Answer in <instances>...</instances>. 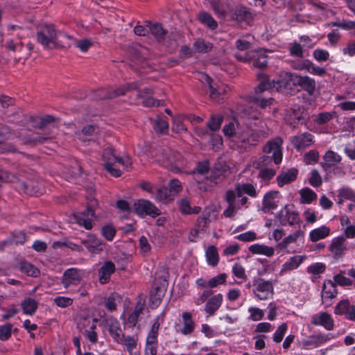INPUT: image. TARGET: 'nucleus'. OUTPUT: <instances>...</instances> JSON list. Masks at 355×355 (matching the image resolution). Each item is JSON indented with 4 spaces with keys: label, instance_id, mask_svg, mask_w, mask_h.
I'll return each instance as SVG.
<instances>
[{
    "label": "nucleus",
    "instance_id": "obj_1",
    "mask_svg": "<svg viewBox=\"0 0 355 355\" xmlns=\"http://www.w3.org/2000/svg\"><path fill=\"white\" fill-rule=\"evenodd\" d=\"M282 143L283 140L281 137H276L268 141L263 147L262 150L266 155L259 157V164L261 166H266L272 162L275 164H280L282 160Z\"/></svg>",
    "mask_w": 355,
    "mask_h": 355
},
{
    "label": "nucleus",
    "instance_id": "obj_2",
    "mask_svg": "<svg viewBox=\"0 0 355 355\" xmlns=\"http://www.w3.org/2000/svg\"><path fill=\"white\" fill-rule=\"evenodd\" d=\"M228 17L239 26H251L254 15L252 9L242 4L236 5L228 9Z\"/></svg>",
    "mask_w": 355,
    "mask_h": 355
},
{
    "label": "nucleus",
    "instance_id": "obj_3",
    "mask_svg": "<svg viewBox=\"0 0 355 355\" xmlns=\"http://www.w3.org/2000/svg\"><path fill=\"white\" fill-rule=\"evenodd\" d=\"M98 207V202L96 198H92L87 202L86 209L74 214V218L78 224L89 230L93 227L92 218L95 217V211Z\"/></svg>",
    "mask_w": 355,
    "mask_h": 355
},
{
    "label": "nucleus",
    "instance_id": "obj_4",
    "mask_svg": "<svg viewBox=\"0 0 355 355\" xmlns=\"http://www.w3.org/2000/svg\"><path fill=\"white\" fill-rule=\"evenodd\" d=\"M132 212L139 217L147 216L156 218L161 215L162 211L154 203L146 199H139L132 205Z\"/></svg>",
    "mask_w": 355,
    "mask_h": 355
},
{
    "label": "nucleus",
    "instance_id": "obj_5",
    "mask_svg": "<svg viewBox=\"0 0 355 355\" xmlns=\"http://www.w3.org/2000/svg\"><path fill=\"white\" fill-rule=\"evenodd\" d=\"M56 40L57 34L53 24H46L37 32V40L44 48H58Z\"/></svg>",
    "mask_w": 355,
    "mask_h": 355
},
{
    "label": "nucleus",
    "instance_id": "obj_6",
    "mask_svg": "<svg viewBox=\"0 0 355 355\" xmlns=\"http://www.w3.org/2000/svg\"><path fill=\"white\" fill-rule=\"evenodd\" d=\"M253 294L259 300H266L269 298V295L272 296L274 294V284L272 281L265 280L259 277H256L252 281Z\"/></svg>",
    "mask_w": 355,
    "mask_h": 355
},
{
    "label": "nucleus",
    "instance_id": "obj_7",
    "mask_svg": "<svg viewBox=\"0 0 355 355\" xmlns=\"http://www.w3.org/2000/svg\"><path fill=\"white\" fill-rule=\"evenodd\" d=\"M169 272L166 266H159L155 273L150 292L166 293L168 286Z\"/></svg>",
    "mask_w": 355,
    "mask_h": 355
},
{
    "label": "nucleus",
    "instance_id": "obj_8",
    "mask_svg": "<svg viewBox=\"0 0 355 355\" xmlns=\"http://www.w3.org/2000/svg\"><path fill=\"white\" fill-rule=\"evenodd\" d=\"M295 78L297 74L291 72H282L277 80H275V86L278 89L288 93H295L299 91L297 89V83H295Z\"/></svg>",
    "mask_w": 355,
    "mask_h": 355
},
{
    "label": "nucleus",
    "instance_id": "obj_9",
    "mask_svg": "<svg viewBox=\"0 0 355 355\" xmlns=\"http://www.w3.org/2000/svg\"><path fill=\"white\" fill-rule=\"evenodd\" d=\"M81 244L92 254L101 253L106 245V243L94 234H88L87 239L81 240Z\"/></svg>",
    "mask_w": 355,
    "mask_h": 355
},
{
    "label": "nucleus",
    "instance_id": "obj_10",
    "mask_svg": "<svg viewBox=\"0 0 355 355\" xmlns=\"http://www.w3.org/2000/svg\"><path fill=\"white\" fill-rule=\"evenodd\" d=\"M60 118L53 115L46 114L43 116H33L30 117V121L34 124V127L44 130L49 127H55V123L60 121Z\"/></svg>",
    "mask_w": 355,
    "mask_h": 355
},
{
    "label": "nucleus",
    "instance_id": "obj_11",
    "mask_svg": "<svg viewBox=\"0 0 355 355\" xmlns=\"http://www.w3.org/2000/svg\"><path fill=\"white\" fill-rule=\"evenodd\" d=\"M105 322L108 326V331L116 343H122V338H124V334L121 328L119 320L114 316L105 319Z\"/></svg>",
    "mask_w": 355,
    "mask_h": 355
},
{
    "label": "nucleus",
    "instance_id": "obj_12",
    "mask_svg": "<svg viewBox=\"0 0 355 355\" xmlns=\"http://www.w3.org/2000/svg\"><path fill=\"white\" fill-rule=\"evenodd\" d=\"M82 280V277L79 274L77 268H71L66 270L62 277V284L64 288H69L70 286H77Z\"/></svg>",
    "mask_w": 355,
    "mask_h": 355
},
{
    "label": "nucleus",
    "instance_id": "obj_13",
    "mask_svg": "<svg viewBox=\"0 0 355 355\" xmlns=\"http://www.w3.org/2000/svg\"><path fill=\"white\" fill-rule=\"evenodd\" d=\"M259 136L257 134H241L234 142L241 150L247 151L251 146H255L259 141Z\"/></svg>",
    "mask_w": 355,
    "mask_h": 355
},
{
    "label": "nucleus",
    "instance_id": "obj_14",
    "mask_svg": "<svg viewBox=\"0 0 355 355\" xmlns=\"http://www.w3.org/2000/svg\"><path fill=\"white\" fill-rule=\"evenodd\" d=\"M337 293L338 291L336 284L330 279H325L322 290L323 303H325L327 306L331 305V300L336 297Z\"/></svg>",
    "mask_w": 355,
    "mask_h": 355
},
{
    "label": "nucleus",
    "instance_id": "obj_15",
    "mask_svg": "<svg viewBox=\"0 0 355 355\" xmlns=\"http://www.w3.org/2000/svg\"><path fill=\"white\" fill-rule=\"evenodd\" d=\"M257 78L259 83L254 87V94H263L264 92L272 89L275 87V80H270L269 76L265 73H258Z\"/></svg>",
    "mask_w": 355,
    "mask_h": 355
},
{
    "label": "nucleus",
    "instance_id": "obj_16",
    "mask_svg": "<svg viewBox=\"0 0 355 355\" xmlns=\"http://www.w3.org/2000/svg\"><path fill=\"white\" fill-rule=\"evenodd\" d=\"M115 270L114 263L112 261H105L98 270L99 282L101 284H107L110 281L111 275Z\"/></svg>",
    "mask_w": 355,
    "mask_h": 355
},
{
    "label": "nucleus",
    "instance_id": "obj_17",
    "mask_svg": "<svg viewBox=\"0 0 355 355\" xmlns=\"http://www.w3.org/2000/svg\"><path fill=\"white\" fill-rule=\"evenodd\" d=\"M345 241L346 239L344 236L336 237L331 241L329 246V250L333 254L335 259L341 258L344 252L347 250V246L345 245Z\"/></svg>",
    "mask_w": 355,
    "mask_h": 355
},
{
    "label": "nucleus",
    "instance_id": "obj_18",
    "mask_svg": "<svg viewBox=\"0 0 355 355\" xmlns=\"http://www.w3.org/2000/svg\"><path fill=\"white\" fill-rule=\"evenodd\" d=\"M311 322L314 325H321L327 330H333L334 327V321L331 315L327 312H321L319 315H313Z\"/></svg>",
    "mask_w": 355,
    "mask_h": 355
},
{
    "label": "nucleus",
    "instance_id": "obj_19",
    "mask_svg": "<svg viewBox=\"0 0 355 355\" xmlns=\"http://www.w3.org/2000/svg\"><path fill=\"white\" fill-rule=\"evenodd\" d=\"M295 83L297 87L299 86L300 89L305 91L309 96H313L315 92L316 83L313 78L308 76H301L297 75L295 78Z\"/></svg>",
    "mask_w": 355,
    "mask_h": 355
},
{
    "label": "nucleus",
    "instance_id": "obj_20",
    "mask_svg": "<svg viewBox=\"0 0 355 355\" xmlns=\"http://www.w3.org/2000/svg\"><path fill=\"white\" fill-rule=\"evenodd\" d=\"M165 318V313L162 312L159 315H157L148 334L146 338V344H157V337L160 324L164 322Z\"/></svg>",
    "mask_w": 355,
    "mask_h": 355
},
{
    "label": "nucleus",
    "instance_id": "obj_21",
    "mask_svg": "<svg viewBox=\"0 0 355 355\" xmlns=\"http://www.w3.org/2000/svg\"><path fill=\"white\" fill-rule=\"evenodd\" d=\"M19 187L25 193L30 196H39L42 193L39 182L35 180H19Z\"/></svg>",
    "mask_w": 355,
    "mask_h": 355
},
{
    "label": "nucleus",
    "instance_id": "obj_22",
    "mask_svg": "<svg viewBox=\"0 0 355 355\" xmlns=\"http://www.w3.org/2000/svg\"><path fill=\"white\" fill-rule=\"evenodd\" d=\"M146 26L149 28V33L155 37L157 42H162L166 40L168 31L164 28L161 23H153L150 21H146Z\"/></svg>",
    "mask_w": 355,
    "mask_h": 355
},
{
    "label": "nucleus",
    "instance_id": "obj_23",
    "mask_svg": "<svg viewBox=\"0 0 355 355\" xmlns=\"http://www.w3.org/2000/svg\"><path fill=\"white\" fill-rule=\"evenodd\" d=\"M324 162H321L320 165L322 169L327 172L332 167L341 162V157L331 150H327L323 156Z\"/></svg>",
    "mask_w": 355,
    "mask_h": 355
},
{
    "label": "nucleus",
    "instance_id": "obj_24",
    "mask_svg": "<svg viewBox=\"0 0 355 355\" xmlns=\"http://www.w3.org/2000/svg\"><path fill=\"white\" fill-rule=\"evenodd\" d=\"M313 137L311 133L304 132L293 137L291 139V143L295 149L300 150L310 146L313 142Z\"/></svg>",
    "mask_w": 355,
    "mask_h": 355
},
{
    "label": "nucleus",
    "instance_id": "obj_25",
    "mask_svg": "<svg viewBox=\"0 0 355 355\" xmlns=\"http://www.w3.org/2000/svg\"><path fill=\"white\" fill-rule=\"evenodd\" d=\"M223 300V296L221 293L213 295L205 304V311L209 315H213L220 307Z\"/></svg>",
    "mask_w": 355,
    "mask_h": 355
},
{
    "label": "nucleus",
    "instance_id": "obj_26",
    "mask_svg": "<svg viewBox=\"0 0 355 355\" xmlns=\"http://www.w3.org/2000/svg\"><path fill=\"white\" fill-rule=\"evenodd\" d=\"M297 175L298 170L295 168H291L287 172L282 173L276 178L278 186L282 187L285 184L294 182Z\"/></svg>",
    "mask_w": 355,
    "mask_h": 355
},
{
    "label": "nucleus",
    "instance_id": "obj_27",
    "mask_svg": "<svg viewBox=\"0 0 355 355\" xmlns=\"http://www.w3.org/2000/svg\"><path fill=\"white\" fill-rule=\"evenodd\" d=\"M209 4L214 14L218 17L225 19L228 16V9L230 4L225 3L220 0H210Z\"/></svg>",
    "mask_w": 355,
    "mask_h": 355
},
{
    "label": "nucleus",
    "instance_id": "obj_28",
    "mask_svg": "<svg viewBox=\"0 0 355 355\" xmlns=\"http://www.w3.org/2000/svg\"><path fill=\"white\" fill-rule=\"evenodd\" d=\"M279 191H270L267 192L263 198L261 211L264 213L269 212L272 209L277 208V205L275 201V198L278 195Z\"/></svg>",
    "mask_w": 355,
    "mask_h": 355
},
{
    "label": "nucleus",
    "instance_id": "obj_29",
    "mask_svg": "<svg viewBox=\"0 0 355 355\" xmlns=\"http://www.w3.org/2000/svg\"><path fill=\"white\" fill-rule=\"evenodd\" d=\"M102 160L103 164H115L119 163L122 165L125 164L122 157L116 155L115 150L113 148H106L103 150Z\"/></svg>",
    "mask_w": 355,
    "mask_h": 355
},
{
    "label": "nucleus",
    "instance_id": "obj_30",
    "mask_svg": "<svg viewBox=\"0 0 355 355\" xmlns=\"http://www.w3.org/2000/svg\"><path fill=\"white\" fill-rule=\"evenodd\" d=\"M196 19L203 25L211 30H216L218 26V22L213 18L211 15L205 10L200 11L197 15Z\"/></svg>",
    "mask_w": 355,
    "mask_h": 355
},
{
    "label": "nucleus",
    "instance_id": "obj_31",
    "mask_svg": "<svg viewBox=\"0 0 355 355\" xmlns=\"http://www.w3.org/2000/svg\"><path fill=\"white\" fill-rule=\"evenodd\" d=\"M18 268L21 272L25 273L27 276L37 277L40 275V270L35 266L26 260L20 261L18 263Z\"/></svg>",
    "mask_w": 355,
    "mask_h": 355
},
{
    "label": "nucleus",
    "instance_id": "obj_32",
    "mask_svg": "<svg viewBox=\"0 0 355 355\" xmlns=\"http://www.w3.org/2000/svg\"><path fill=\"white\" fill-rule=\"evenodd\" d=\"M39 303L31 297H26L21 302V306L23 313L26 315H33L38 308Z\"/></svg>",
    "mask_w": 355,
    "mask_h": 355
},
{
    "label": "nucleus",
    "instance_id": "obj_33",
    "mask_svg": "<svg viewBox=\"0 0 355 355\" xmlns=\"http://www.w3.org/2000/svg\"><path fill=\"white\" fill-rule=\"evenodd\" d=\"M306 256H293L290 259L283 264L282 268L279 272L280 275H283L286 271L293 270L300 266Z\"/></svg>",
    "mask_w": 355,
    "mask_h": 355
},
{
    "label": "nucleus",
    "instance_id": "obj_34",
    "mask_svg": "<svg viewBox=\"0 0 355 355\" xmlns=\"http://www.w3.org/2000/svg\"><path fill=\"white\" fill-rule=\"evenodd\" d=\"M250 63L254 68L265 69L268 67V56L262 52H256L251 58Z\"/></svg>",
    "mask_w": 355,
    "mask_h": 355
},
{
    "label": "nucleus",
    "instance_id": "obj_35",
    "mask_svg": "<svg viewBox=\"0 0 355 355\" xmlns=\"http://www.w3.org/2000/svg\"><path fill=\"white\" fill-rule=\"evenodd\" d=\"M331 230L329 227L322 225L313 230L309 234V239L312 242H316L329 236Z\"/></svg>",
    "mask_w": 355,
    "mask_h": 355
},
{
    "label": "nucleus",
    "instance_id": "obj_36",
    "mask_svg": "<svg viewBox=\"0 0 355 355\" xmlns=\"http://www.w3.org/2000/svg\"><path fill=\"white\" fill-rule=\"evenodd\" d=\"M250 101L258 107L265 109L272 104L274 98L263 97V94H253L250 96Z\"/></svg>",
    "mask_w": 355,
    "mask_h": 355
},
{
    "label": "nucleus",
    "instance_id": "obj_37",
    "mask_svg": "<svg viewBox=\"0 0 355 355\" xmlns=\"http://www.w3.org/2000/svg\"><path fill=\"white\" fill-rule=\"evenodd\" d=\"M182 319L184 321V327L181 329V333L184 335L191 334L195 328V323L192 319V315L189 312H184L182 313Z\"/></svg>",
    "mask_w": 355,
    "mask_h": 355
},
{
    "label": "nucleus",
    "instance_id": "obj_38",
    "mask_svg": "<svg viewBox=\"0 0 355 355\" xmlns=\"http://www.w3.org/2000/svg\"><path fill=\"white\" fill-rule=\"evenodd\" d=\"M249 251L252 254H264L269 257L274 254L273 248L259 243L250 245Z\"/></svg>",
    "mask_w": 355,
    "mask_h": 355
},
{
    "label": "nucleus",
    "instance_id": "obj_39",
    "mask_svg": "<svg viewBox=\"0 0 355 355\" xmlns=\"http://www.w3.org/2000/svg\"><path fill=\"white\" fill-rule=\"evenodd\" d=\"M302 68L305 69L313 75L321 77L324 76L327 73V71L324 68L315 66L314 63L309 60H305L303 61Z\"/></svg>",
    "mask_w": 355,
    "mask_h": 355
},
{
    "label": "nucleus",
    "instance_id": "obj_40",
    "mask_svg": "<svg viewBox=\"0 0 355 355\" xmlns=\"http://www.w3.org/2000/svg\"><path fill=\"white\" fill-rule=\"evenodd\" d=\"M206 258L209 265L215 267L219 261V255L217 248L214 245H210L206 250Z\"/></svg>",
    "mask_w": 355,
    "mask_h": 355
},
{
    "label": "nucleus",
    "instance_id": "obj_41",
    "mask_svg": "<svg viewBox=\"0 0 355 355\" xmlns=\"http://www.w3.org/2000/svg\"><path fill=\"white\" fill-rule=\"evenodd\" d=\"M300 202L303 204H311L317 199V194L310 188L304 187L300 190Z\"/></svg>",
    "mask_w": 355,
    "mask_h": 355
},
{
    "label": "nucleus",
    "instance_id": "obj_42",
    "mask_svg": "<svg viewBox=\"0 0 355 355\" xmlns=\"http://www.w3.org/2000/svg\"><path fill=\"white\" fill-rule=\"evenodd\" d=\"M193 47L196 52L205 53L211 51L213 44L210 42H206L203 39H198L194 42Z\"/></svg>",
    "mask_w": 355,
    "mask_h": 355
},
{
    "label": "nucleus",
    "instance_id": "obj_43",
    "mask_svg": "<svg viewBox=\"0 0 355 355\" xmlns=\"http://www.w3.org/2000/svg\"><path fill=\"white\" fill-rule=\"evenodd\" d=\"M155 199L158 202H166L168 201H173L174 198L168 189V187H162L156 190Z\"/></svg>",
    "mask_w": 355,
    "mask_h": 355
},
{
    "label": "nucleus",
    "instance_id": "obj_44",
    "mask_svg": "<svg viewBox=\"0 0 355 355\" xmlns=\"http://www.w3.org/2000/svg\"><path fill=\"white\" fill-rule=\"evenodd\" d=\"M223 121V116L220 114H212L207 123V127L211 131H216L220 128Z\"/></svg>",
    "mask_w": 355,
    "mask_h": 355
},
{
    "label": "nucleus",
    "instance_id": "obj_45",
    "mask_svg": "<svg viewBox=\"0 0 355 355\" xmlns=\"http://www.w3.org/2000/svg\"><path fill=\"white\" fill-rule=\"evenodd\" d=\"M166 293L150 292L149 302L152 309L157 308L162 302Z\"/></svg>",
    "mask_w": 355,
    "mask_h": 355
},
{
    "label": "nucleus",
    "instance_id": "obj_46",
    "mask_svg": "<svg viewBox=\"0 0 355 355\" xmlns=\"http://www.w3.org/2000/svg\"><path fill=\"white\" fill-rule=\"evenodd\" d=\"M101 235L107 241H112L116 234V228L112 225H105L101 230Z\"/></svg>",
    "mask_w": 355,
    "mask_h": 355
},
{
    "label": "nucleus",
    "instance_id": "obj_47",
    "mask_svg": "<svg viewBox=\"0 0 355 355\" xmlns=\"http://www.w3.org/2000/svg\"><path fill=\"white\" fill-rule=\"evenodd\" d=\"M223 132L225 137L232 138L234 141L237 138H239V135H241L240 132L236 131L233 122H230L228 124H226L223 127Z\"/></svg>",
    "mask_w": 355,
    "mask_h": 355
},
{
    "label": "nucleus",
    "instance_id": "obj_48",
    "mask_svg": "<svg viewBox=\"0 0 355 355\" xmlns=\"http://www.w3.org/2000/svg\"><path fill=\"white\" fill-rule=\"evenodd\" d=\"M227 275L226 273H220L211 279L207 282V287L212 288L217 287L219 285L225 284Z\"/></svg>",
    "mask_w": 355,
    "mask_h": 355
},
{
    "label": "nucleus",
    "instance_id": "obj_49",
    "mask_svg": "<svg viewBox=\"0 0 355 355\" xmlns=\"http://www.w3.org/2000/svg\"><path fill=\"white\" fill-rule=\"evenodd\" d=\"M349 304L350 302L348 299L340 300L334 308V313L338 315H345L349 308Z\"/></svg>",
    "mask_w": 355,
    "mask_h": 355
},
{
    "label": "nucleus",
    "instance_id": "obj_50",
    "mask_svg": "<svg viewBox=\"0 0 355 355\" xmlns=\"http://www.w3.org/2000/svg\"><path fill=\"white\" fill-rule=\"evenodd\" d=\"M12 333V324L11 323H6L0 326V340L1 341H6L11 338Z\"/></svg>",
    "mask_w": 355,
    "mask_h": 355
},
{
    "label": "nucleus",
    "instance_id": "obj_51",
    "mask_svg": "<svg viewBox=\"0 0 355 355\" xmlns=\"http://www.w3.org/2000/svg\"><path fill=\"white\" fill-rule=\"evenodd\" d=\"M210 212L204 211L201 216H199L196 220V226L202 227V231L207 227L210 223Z\"/></svg>",
    "mask_w": 355,
    "mask_h": 355
},
{
    "label": "nucleus",
    "instance_id": "obj_52",
    "mask_svg": "<svg viewBox=\"0 0 355 355\" xmlns=\"http://www.w3.org/2000/svg\"><path fill=\"white\" fill-rule=\"evenodd\" d=\"M300 235V231L297 230L295 233L285 237L277 245L280 249H284L291 243H294Z\"/></svg>",
    "mask_w": 355,
    "mask_h": 355
},
{
    "label": "nucleus",
    "instance_id": "obj_53",
    "mask_svg": "<svg viewBox=\"0 0 355 355\" xmlns=\"http://www.w3.org/2000/svg\"><path fill=\"white\" fill-rule=\"evenodd\" d=\"M335 113V112H333L332 113L327 112H320L315 116L314 121L318 125L325 124L332 119Z\"/></svg>",
    "mask_w": 355,
    "mask_h": 355
},
{
    "label": "nucleus",
    "instance_id": "obj_54",
    "mask_svg": "<svg viewBox=\"0 0 355 355\" xmlns=\"http://www.w3.org/2000/svg\"><path fill=\"white\" fill-rule=\"evenodd\" d=\"M343 272L340 271L339 274L334 276V282L336 284V286L337 284L341 286H352L353 282L349 278L343 276Z\"/></svg>",
    "mask_w": 355,
    "mask_h": 355
},
{
    "label": "nucleus",
    "instance_id": "obj_55",
    "mask_svg": "<svg viewBox=\"0 0 355 355\" xmlns=\"http://www.w3.org/2000/svg\"><path fill=\"white\" fill-rule=\"evenodd\" d=\"M210 143L212 146V149L214 151H218V150L221 149L223 144V138L220 135L214 134V133H210Z\"/></svg>",
    "mask_w": 355,
    "mask_h": 355
},
{
    "label": "nucleus",
    "instance_id": "obj_56",
    "mask_svg": "<svg viewBox=\"0 0 355 355\" xmlns=\"http://www.w3.org/2000/svg\"><path fill=\"white\" fill-rule=\"evenodd\" d=\"M209 171V161L205 160L203 162H198L196 166L193 169L191 173H199L200 175H205Z\"/></svg>",
    "mask_w": 355,
    "mask_h": 355
},
{
    "label": "nucleus",
    "instance_id": "obj_57",
    "mask_svg": "<svg viewBox=\"0 0 355 355\" xmlns=\"http://www.w3.org/2000/svg\"><path fill=\"white\" fill-rule=\"evenodd\" d=\"M284 211L286 213V215H288L290 225L300 223V218L297 211H291L288 207V205L284 206Z\"/></svg>",
    "mask_w": 355,
    "mask_h": 355
},
{
    "label": "nucleus",
    "instance_id": "obj_58",
    "mask_svg": "<svg viewBox=\"0 0 355 355\" xmlns=\"http://www.w3.org/2000/svg\"><path fill=\"white\" fill-rule=\"evenodd\" d=\"M287 328H288V326L286 322H284L279 326V327L277 328V329L275 331V334H273V337H272L273 340L275 343H279L283 340V338L286 334Z\"/></svg>",
    "mask_w": 355,
    "mask_h": 355
},
{
    "label": "nucleus",
    "instance_id": "obj_59",
    "mask_svg": "<svg viewBox=\"0 0 355 355\" xmlns=\"http://www.w3.org/2000/svg\"><path fill=\"white\" fill-rule=\"evenodd\" d=\"M168 189L171 193V196H172L174 198V196L182 189L181 182L178 179L171 180L168 183Z\"/></svg>",
    "mask_w": 355,
    "mask_h": 355
},
{
    "label": "nucleus",
    "instance_id": "obj_60",
    "mask_svg": "<svg viewBox=\"0 0 355 355\" xmlns=\"http://www.w3.org/2000/svg\"><path fill=\"white\" fill-rule=\"evenodd\" d=\"M338 196L355 202V191L350 188L346 187L339 189Z\"/></svg>",
    "mask_w": 355,
    "mask_h": 355
},
{
    "label": "nucleus",
    "instance_id": "obj_61",
    "mask_svg": "<svg viewBox=\"0 0 355 355\" xmlns=\"http://www.w3.org/2000/svg\"><path fill=\"white\" fill-rule=\"evenodd\" d=\"M319 160V153L317 150H311L304 155V161L306 164L317 163Z\"/></svg>",
    "mask_w": 355,
    "mask_h": 355
},
{
    "label": "nucleus",
    "instance_id": "obj_62",
    "mask_svg": "<svg viewBox=\"0 0 355 355\" xmlns=\"http://www.w3.org/2000/svg\"><path fill=\"white\" fill-rule=\"evenodd\" d=\"M309 183L313 187H318L322 185V178L316 169L311 171V177L309 179Z\"/></svg>",
    "mask_w": 355,
    "mask_h": 355
},
{
    "label": "nucleus",
    "instance_id": "obj_63",
    "mask_svg": "<svg viewBox=\"0 0 355 355\" xmlns=\"http://www.w3.org/2000/svg\"><path fill=\"white\" fill-rule=\"evenodd\" d=\"M326 270V266L323 263H315L307 268V272L312 275L323 273Z\"/></svg>",
    "mask_w": 355,
    "mask_h": 355
},
{
    "label": "nucleus",
    "instance_id": "obj_64",
    "mask_svg": "<svg viewBox=\"0 0 355 355\" xmlns=\"http://www.w3.org/2000/svg\"><path fill=\"white\" fill-rule=\"evenodd\" d=\"M313 57L314 59H315L317 61L320 62H326L329 58V53L326 50L322 49H317L314 50V51L313 52Z\"/></svg>",
    "mask_w": 355,
    "mask_h": 355
}]
</instances>
